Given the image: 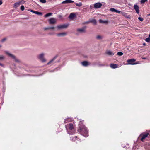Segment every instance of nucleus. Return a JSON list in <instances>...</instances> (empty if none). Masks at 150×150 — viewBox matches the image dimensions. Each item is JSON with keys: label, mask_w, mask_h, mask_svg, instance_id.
Listing matches in <instances>:
<instances>
[{"label": "nucleus", "mask_w": 150, "mask_h": 150, "mask_svg": "<svg viewBox=\"0 0 150 150\" xmlns=\"http://www.w3.org/2000/svg\"><path fill=\"white\" fill-rule=\"evenodd\" d=\"M45 54L42 53L39 54L37 56L38 59L40 60L42 62H44L46 61V59L45 58Z\"/></svg>", "instance_id": "f257e3e1"}, {"label": "nucleus", "mask_w": 150, "mask_h": 150, "mask_svg": "<svg viewBox=\"0 0 150 150\" xmlns=\"http://www.w3.org/2000/svg\"><path fill=\"white\" fill-rule=\"evenodd\" d=\"M149 133H143L141 134L139 136V137H141V140L143 141L144 139L148 136L149 135Z\"/></svg>", "instance_id": "f03ea898"}, {"label": "nucleus", "mask_w": 150, "mask_h": 150, "mask_svg": "<svg viewBox=\"0 0 150 150\" xmlns=\"http://www.w3.org/2000/svg\"><path fill=\"white\" fill-rule=\"evenodd\" d=\"M6 53L10 57L13 59L16 62H18V60L16 58V57L10 53L8 52H6Z\"/></svg>", "instance_id": "7ed1b4c3"}, {"label": "nucleus", "mask_w": 150, "mask_h": 150, "mask_svg": "<svg viewBox=\"0 0 150 150\" xmlns=\"http://www.w3.org/2000/svg\"><path fill=\"white\" fill-rule=\"evenodd\" d=\"M74 126L71 123H70L65 125V128H66L67 130H68V129H69V130H72L74 128Z\"/></svg>", "instance_id": "20e7f679"}, {"label": "nucleus", "mask_w": 150, "mask_h": 150, "mask_svg": "<svg viewBox=\"0 0 150 150\" xmlns=\"http://www.w3.org/2000/svg\"><path fill=\"white\" fill-rule=\"evenodd\" d=\"M102 6V4L100 2L95 3L94 5V7L96 9L100 8Z\"/></svg>", "instance_id": "39448f33"}, {"label": "nucleus", "mask_w": 150, "mask_h": 150, "mask_svg": "<svg viewBox=\"0 0 150 150\" xmlns=\"http://www.w3.org/2000/svg\"><path fill=\"white\" fill-rule=\"evenodd\" d=\"M49 23L50 24H54L57 21V20L54 18H51L48 20Z\"/></svg>", "instance_id": "423d86ee"}, {"label": "nucleus", "mask_w": 150, "mask_h": 150, "mask_svg": "<svg viewBox=\"0 0 150 150\" xmlns=\"http://www.w3.org/2000/svg\"><path fill=\"white\" fill-rule=\"evenodd\" d=\"M68 26V24H64L59 25L57 26V28L59 29H62L67 28Z\"/></svg>", "instance_id": "0eeeda50"}, {"label": "nucleus", "mask_w": 150, "mask_h": 150, "mask_svg": "<svg viewBox=\"0 0 150 150\" xmlns=\"http://www.w3.org/2000/svg\"><path fill=\"white\" fill-rule=\"evenodd\" d=\"M135 61V60L134 59H131L127 60V62L128 63L127 64L134 65L136 64L134 62Z\"/></svg>", "instance_id": "6e6552de"}, {"label": "nucleus", "mask_w": 150, "mask_h": 150, "mask_svg": "<svg viewBox=\"0 0 150 150\" xmlns=\"http://www.w3.org/2000/svg\"><path fill=\"white\" fill-rule=\"evenodd\" d=\"M134 8L136 11V12L137 14H139V9L138 6L135 4L134 6Z\"/></svg>", "instance_id": "1a4fd4ad"}, {"label": "nucleus", "mask_w": 150, "mask_h": 150, "mask_svg": "<svg viewBox=\"0 0 150 150\" xmlns=\"http://www.w3.org/2000/svg\"><path fill=\"white\" fill-rule=\"evenodd\" d=\"M67 33L66 32H62L57 34V35L58 37H64L66 35Z\"/></svg>", "instance_id": "9d476101"}, {"label": "nucleus", "mask_w": 150, "mask_h": 150, "mask_svg": "<svg viewBox=\"0 0 150 150\" xmlns=\"http://www.w3.org/2000/svg\"><path fill=\"white\" fill-rule=\"evenodd\" d=\"M29 11H31V12L33 13H34L37 14L38 15H42V14L41 12L37 11H35L33 10H29Z\"/></svg>", "instance_id": "9b49d317"}, {"label": "nucleus", "mask_w": 150, "mask_h": 150, "mask_svg": "<svg viewBox=\"0 0 150 150\" xmlns=\"http://www.w3.org/2000/svg\"><path fill=\"white\" fill-rule=\"evenodd\" d=\"M82 65L84 66H87L90 64V63L88 62L85 61L81 62Z\"/></svg>", "instance_id": "f8f14e48"}, {"label": "nucleus", "mask_w": 150, "mask_h": 150, "mask_svg": "<svg viewBox=\"0 0 150 150\" xmlns=\"http://www.w3.org/2000/svg\"><path fill=\"white\" fill-rule=\"evenodd\" d=\"M110 10L113 12H116L118 13H121V11H120L117 10H116L114 8H112L110 9Z\"/></svg>", "instance_id": "ddd939ff"}, {"label": "nucleus", "mask_w": 150, "mask_h": 150, "mask_svg": "<svg viewBox=\"0 0 150 150\" xmlns=\"http://www.w3.org/2000/svg\"><path fill=\"white\" fill-rule=\"evenodd\" d=\"M75 15L74 13H71L69 16V18L71 19H73L75 17Z\"/></svg>", "instance_id": "4468645a"}, {"label": "nucleus", "mask_w": 150, "mask_h": 150, "mask_svg": "<svg viewBox=\"0 0 150 150\" xmlns=\"http://www.w3.org/2000/svg\"><path fill=\"white\" fill-rule=\"evenodd\" d=\"M74 1L71 0H66L62 2V4H67L73 3Z\"/></svg>", "instance_id": "2eb2a0df"}, {"label": "nucleus", "mask_w": 150, "mask_h": 150, "mask_svg": "<svg viewBox=\"0 0 150 150\" xmlns=\"http://www.w3.org/2000/svg\"><path fill=\"white\" fill-rule=\"evenodd\" d=\"M77 31L79 33H82L85 32V30L84 28H78L77 29Z\"/></svg>", "instance_id": "dca6fc26"}, {"label": "nucleus", "mask_w": 150, "mask_h": 150, "mask_svg": "<svg viewBox=\"0 0 150 150\" xmlns=\"http://www.w3.org/2000/svg\"><path fill=\"white\" fill-rule=\"evenodd\" d=\"M21 4V2H18L15 3L13 7L15 9H17V7L19 6Z\"/></svg>", "instance_id": "f3484780"}, {"label": "nucleus", "mask_w": 150, "mask_h": 150, "mask_svg": "<svg viewBox=\"0 0 150 150\" xmlns=\"http://www.w3.org/2000/svg\"><path fill=\"white\" fill-rule=\"evenodd\" d=\"M110 67L112 68H116L118 67V65L116 64H112L110 65Z\"/></svg>", "instance_id": "a211bd4d"}, {"label": "nucleus", "mask_w": 150, "mask_h": 150, "mask_svg": "<svg viewBox=\"0 0 150 150\" xmlns=\"http://www.w3.org/2000/svg\"><path fill=\"white\" fill-rule=\"evenodd\" d=\"M81 131L82 133L84 132L85 134H86L87 132V130L86 127H84L83 128L81 129Z\"/></svg>", "instance_id": "6ab92c4d"}, {"label": "nucleus", "mask_w": 150, "mask_h": 150, "mask_svg": "<svg viewBox=\"0 0 150 150\" xmlns=\"http://www.w3.org/2000/svg\"><path fill=\"white\" fill-rule=\"evenodd\" d=\"M56 57H54L52 60H51L50 61H49L47 63V65H49L53 63L54 61L56 59Z\"/></svg>", "instance_id": "aec40b11"}, {"label": "nucleus", "mask_w": 150, "mask_h": 150, "mask_svg": "<svg viewBox=\"0 0 150 150\" xmlns=\"http://www.w3.org/2000/svg\"><path fill=\"white\" fill-rule=\"evenodd\" d=\"M71 119L70 118H68L65 120L64 122L66 123L68 122H71Z\"/></svg>", "instance_id": "412c9836"}, {"label": "nucleus", "mask_w": 150, "mask_h": 150, "mask_svg": "<svg viewBox=\"0 0 150 150\" xmlns=\"http://www.w3.org/2000/svg\"><path fill=\"white\" fill-rule=\"evenodd\" d=\"M106 54L109 55H113L114 54L112 52L110 51H108L107 52Z\"/></svg>", "instance_id": "4be33fe9"}, {"label": "nucleus", "mask_w": 150, "mask_h": 150, "mask_svg": "<svg viewBox=\"0 0 150 150\" xmlns=\"http://www.w3.org/2000/svg\"><path fill=\"white\" fill-rule=\"evenodd\" d=\"M75 5L77 6H78V7H80V6H81L82 5V3H81V2H79L78 3H75Z\"/></svg>", "instance_id": "5701e85b"}, {"label": "nucleus", "mask_w": 150, "mask_h": 150, "mask_svg": "<svg viewBox=\"0 0 150 150\" xmlns=\"http://www.w3.org/2000/svg\"><path fill=\"white\" fill-rule=\"evenodd\" d=\"M52 15V13H47V14H46V15H45L44 16L45 17H48L49 16H50Z\"/></svg>", "instance_id": "b1692460"}, {"label": "nucleus", "mask_w": 150, "mask_h": 150, "mask_svg": "<svg viewBox=\"0 0 150 150\" xmlns=\"http://www.w3.org/2000/svg\"><path fill=\"white\" fill-rule=\"evenodd\" d=\"M145 41L147 42L150 43V38L148 37L145 39Z\"/></svg>", "instance_id": "393cba45"}, {"label": "nucleus", "mask_w": 150, "mask_h": 150, "mask_svg": "<svg viewBox=\"0 0 150 150\" xmlns=\"http://www.w3.org/2000/svg\"><path fill=\"white\" fill-rule=\"evenodd\" d=\"M102 38V36L100 35H98L96 36V38L98 39H101Z\"/></svg>", "instance_id": "a878e982"}, {"label": "nucleus", "mask_w": 150, "mask_h": 150, "mask_svg": "<svg viewBox=\"0 0 150 150\" xmlns=\"http://www.w3.org/2000/svg\"><path fill=\"white\" fill-rule=\"evenodd\" d=\"M123 54V53L121 52H119L117 53V55L119 56H121Z\"/></svg>", "instance_id": "bb28decb"}, {"label": "nucleus", "mask_w": 150, "mask_h": 150, "mask_svg": "<svg viewBox=\"0 0 150 150\" xmlns=\"http://www.w3.org/2000/svg\"><path fill=\"white\" fill-rule=\"evenodd\" d=\"M100 22V23H106L107 22L106 21H103L102 20L100 19L99 20Z\"/></svg>", "instance_id": "cd10ccee"}, {"label": "nucleus", "mask_w": 150, "mask_h": 150, "mask_svg": "<svg viewBox=\"0 0 150 150\" xmlns=\"http://www.w3.org/2000/svg\"><path fill=\"white\" fill-rule=\"evenodd\" d=\"M4 56L1 55L0 56V60H3L4 59Z\"/></svg>", "instance_id": "c85d7f7f"}, {"label": "nucleus", "mask_w": 150, "mask_h": 150, "mask_svg": "<svg viewBox=\"0 0 150 150\" xmlns=\"http://www.w3.org/2000/svg\"><path fill=\"white\" fill-rule=\"evenodd\" d=\"M147 1V0H141L140 2L142 3H144Z\"/></svg>", "instance_id": "c756f323"}, {"label": "nucleus", "mask_w": 150, "mask_h": 150, "mask_svg": "<svg viewBox=\"0 0 150 150\" xmlns=\"http://www.w3.org/2000/svg\"><path fill=\"white\" fill-rule=\"evenodd\" d=\"M40 1L42 3H45L46 2V0H40Z\"/></svg>", "instance_id": "7c9ffc66"}, {"label": "nucleus", "mask_w": 150, "mask_h": 150, "mask_svg": "<svg viewBox=\"0 0 150 150\" xmlns=\"http://www.w3.org/2000/svg\"><path fill=\"white\" fill-rule=\"evenodd\" d=\"M91 22H93L95 24H96V22L95 20H93L91 21Z\"/></svg>", "instance_id": "2f4dec72"}, {"label": "nucleus", "mask_w": 150, "mask_h": 150, "mask_svg": "<svg viewBox=\"0 0 150 150\" xmlns=\"http://www.w3.org/2000/svg\"><path fill=\"white\" fill-rule=\"evenodd\" d=\"M138 19L139 20H140L141 21H142L143 20V19L140 17H138Z\"/></svg>", "instance_id": "473e14b6"}, {"label": "nucleus", "mask_w": 150, "mask_h": 150, "mask_svg": "<svg viewBox=\"0 0 150 150\" xmlns=\"http://www.w3.org/2000/svg\"><path fill=\"white\" fill-rule=\"evenodd\" d=\"M21 9L22 11H23L24 9V7L23 6H22L21 7Z\"/></svg>", "instance_id": "72a5a7b5"}, {"label": "nucleus", "mask_w": 150, "mask_h": 150, "mask_svg": "<svg viewBox=\"0 0 150 150\" xmlns=\"http://www.w3.org/2000/svg\"><path fill=\"white\" fill-rule=\"evenodd\" d=\"M54 28H55L53 27H49L50 29H54Z\"/></svg>", "instance_id": "f704fd0d"}, {"label": "nucleus", "mask_w": 150, "mask_h": 150, "mask_svg": "<svg viewBox=\"0 0 150 150\" xmlns=\"http://www.w3.org/2000/svg\"><path fill=\"white\" fill-rule=\"evenodd\" d=\"M20 2H21V3H22V4H24L25 2V1H22Z\"/></svg>", "instance_id": "c9c22d12"}, {"label": "nucleus", "mask_w": 150, "mask_h": 150, "mask_svg": "<svg viewBox=\"0 0 150 150\" xmlns=\"http://www.w3.org/2000/svg\"><path fill=\"white\" fill-rule=\"evenodd\" d=\"M44 29L45 30L50 29L49 27L45 28H44Z\"/></svg>", "instance_id": "e433bc0d"}, {"label": "nucleus", "mask_w": 150, "mask_h": 150, "mask_svg": "<svg viewBox=\"0 0 150 150\" xmlns=\"http://www.w3.org/2000/svg\"><path fill=\"white\" fill-rule=\"evenodd\" d=\"M6 39L5 38H4V39H2L1 40V41L2 42H3L5 40H6Z\"/></svg>", "instance_id": "4c0bfd02"}, {"label": "nucleus", "mask_w": 150, "mask_h": 150, "mask_svg": "<svg viewBox=\"0 0 150 150\" xmlns=\"http://www.w3.org/2000/svg\"><path fill=\"white\" fill-rule=\"evenodd\" d=\"M0 65L3 67H4V65L3 64H1V63H0Z\"/></svg>", "instance_id": "58836bf2"}, {"label": "nucleus", "mask_w": 150, "mask_h": 150, "mask_svg": "<svg viewBox=\"0 0 150 150\" xmlns=\"http://www.w3.org/2000/svg\"><path fill=\"white\" fill-rule=\"evenodd\" d=\"M2 4V1H0V5H1Z\"/></svg>", "instance_id": "ea45409f"}, {"label": "nucleus", "mask_w": 150, "mask_h": 150, "mask_svg": "<svg viewBox=\"0 0 150 150\" xmlns=\"http://www.w3.org/2000/svg\"><path fill=\"white\" fill-rule=\"evenodd\" d=\"M149 38H150V34H149Z\"/></svg>", "instance_id": "a19ab883"}, {"label": "nucleus", "mask_w": 150, "mask_h": 150, "mask_svg": "<svg viewBox=\"0 0 150 150\" xmlns=\"http://www.w3.org/2000/svg\"><path fill=\"white\" fill-rule=\"evenodd\" d=\"M143 45H145V43H144L143 44Z\"/></svg>", "instance_id": "79ce46f5"}, {"label": "nucleus", "mask_w": 150, "mask_h": 150, "mask_svg": "<svg viewBox=\"0 0 150 150\" xmlns=\"http://www.w3.org/2000/svg\"><path fill=\"white\" fill-rule=\"evenodd\" d=\"M1 47V45H0V47Z\"/></svg>", "instance_id": "37998d69"}, {"label": "nucleus", "mask_w": 150, "mask_h": 150, "mask_svg": "<svg viewBox=\"0 0 150 150\" xmlns=\"http://www.w3.org/2000/svg\"><path fill=\"white\" fill-rule=\"evenodd\" d=\"M60 17H61V16H59Z\"/></svg>", "instance_id": "c03bdc74"}]
</instances>
